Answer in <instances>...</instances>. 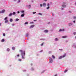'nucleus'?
<instances>
[{
  "mask_svg": "<svg viewBox=\"0 0 76 76\" xmlns=\"http://www.w3.org/2000/svg\"><path fill=\"white\" fill-rule=\"evenodd\" d=\"M74 19H76V16H75L74 17Z\"/></svg>",
  "mask_w": 76,
  "mask_h": 76,
  "instance_id": "30",
  "label": "nucleus"
},
{
  "mask_svg": "<svg viewBox=\"0 0 76 76\" xmlns=\"http://www.w3.org/2000/svg\"><path fill=\"white\" fill-rule=\"evenodd\" d=\"M28 34L27 33L26 34V37H28Z\"/></svg>",
  "mask_w": 76,
  "mask_h": 76,
  "instance_id": "24",
  "label": "nucleus"
},
{
  "mask_svg": "<svg viewBox=\"0 0 76 76\" xmlns=\"http://www.w3.org/2000/svg\"><path fill=\"white\" fill-rule=\"evenodd\" d=\"M24 15H25V14H23L21 15V17H23V16H24Z\"/></svg>",
  "mask_w": 76,
  "mask_h": 76,
  "instance_id": "12",
  "label": "nucleus"
},
{
  "mask_svg": "<svg viewBox=\"0 0 76 76\" xmlns=\"http://www.w3.org/2000/svg\"><path fill=\"white\" fill-rule=\"evenodd\" d=\"M18 61H22V60L21 59H18Z\"/></svg>",
  "mask_w": 76,
  "mask_h": 76,
  "instance_id": "34",
  "label": "nucleus"
},
{
  "mask_svg": "<svg viewBox=\"0 0 76 76\" xmlns=\"http://www.w3.org/2000/svg\"><path fill=\"white\" fill-rule=\"evenodd\" d=\"M43 44H44V43L42 44L41 45V46H42V45H43Z\"/></svg>",
  "mask_w": 76,
  "mask_h": 76,
  "instance_id": "35",
  "label": "nucleus"
},
{
  "mask_svg": "<svg viewBox=\"0 0 76 76\" xmlns=\"http://www.w3.org/2000/svg\"><path fill=\"white\" fill-rule=\"evenodd\" d=\"M61 50V51H62V50H63L62 49H61V50Z\"/></svg>",
  "mask_w": 76,
  "mask_h": 76,
  "instance_id": "49",
  "label": "nucleus"
},
{
  "mask_svg": "<svg viewBox=\"0 0 76 76\" xmlns=\"http://www.w3.org/2000/svg\"><path fill=\"white\" fill-rule=\"evenodd\" d=\"M35 26L34 25H32L31 26H30V28H34Z\"/></svg>",
  "mask_w": 76,
  "mask_h": 76,
  "instance_id": "8",
  "label": "nucleus"
},
{
  "mask_svg": "<svg viewBox=\"0 0 76 76\" xmlns=\"http://www.w3.org/2000/svg\"><path fill=\"white\" fill-rule=\"evenodd\" d=\"M10 22H12V21H13V20L12 18H11L10 19Z\"/></svg>",
  "mask_w": 76,
  "mask_h": 76,
  "instance_id": "19",
  "label": "nucleus"
},
{
  "mask_svg": "<svg viewBox=\"0 0 76 76\" xmlns=\"http://www.w3.org/2000/svg\"><path fill=\"white\" fill-rule=\"evenodd\" d=\"M15 14H16V12H14L12 13V15H15Z\"/></svg>",
  "mask_w": 76,
  "mask_h": 76,
  "instance_id": "21",
  "label": "nucleus"
},
{
  "mask_svg": "<svg viewBox=\"0 0 76 76\" xmlns=\"http://www.w3.org/2000/svg\"><path fill=\"white\" fill-rule=\"evenodd\" d=\"M26 24H28V22H26L25 23V25H26Z\"/></svg>",
  "mask_w": 76,
  "mask_h": 76,
  "instance_id": "31",
  "label": "nucleus"
},
{
  "mask_svg": "<svg viewBox=\"0 0 76 76\" xmlns=\"http://www.w3.org/2000/svg\"><path fill=\"white\" fill-rule=\"evenodd\" d=\"M67 37V36H62V38H66Z\"/></svg>",
  "mask_w": 76,
  "mask_h": 76,
  "instance_id": "7",
  "label": "nucleus"
},
{
  "mask_svg": "<svg viewBox=\"0 0 76 76\" xmlns=\"http://www.w3.org/2000/svg\"><path fill=\"white\" fill-rule=\"evenodd\" d=\"M53 62V59L51 58H50L49 59V63H51Z\"/></svg>",
  "mask_w": 76,
  "mask_h": 76,
  "instance_id": "3",
  "label": "nucleus"
},
{
  "mask_svg": "<svg viewBox=\"0 0 76 76\" xmlns=\"http://www.w3.org/2000/svg\"><path fill=\"white\" fill-rule=\"evenodd\" d=\"M47 6L48 7L47 8V9H48L50 8V4H48Z\"/></svg>",
  "mask_w": 76,
  "mask_h": 76,
  "instance_id": "5",
  "label": "nucleus"
},
{
  "mask_svg": "<svg viewBox=\"0 0 76 76\" xmlns=\"http://www.w3.org/2000/svg\"><path fill=\"white\" fill-rule=\"evenodd\" d=\"M7 51H10V49L9 48H7Z\"/></svg>",
  "mask_w": 76,
  "mask_h": 76,
  "instance_id": "22",
  "label": "nucleus"
},
{
  "mask_svg": "<svg viewBox=\"0 0 76 76\" xmlns=\"http://www.w3.org/2000/svg\"><path fill=\"white\" fill-rule=\"evenodd\" d=\"M39 15H42V14L41 13H39Z\"/></svg>",
  "mask_w": 76,
  "mask_h": 76,
  "instance_id": "38",
  "label": "nucleus"
},
{
  "mask_svg": "<svg viewBox=\"0 0 76 76\" xmlns=\"http://www.w3.org/2000/svg\"><path fill=\"white\" fill-rule=\"evenodd\" d=\"M66 54L65 53L63 56H61L59 57V59H61L62 58H64L65 57H66Z\"/></svg>",
  "mask_w": 76,
  "mask_h": 76,
  "instance_id": "2",
  "label": "nucleus"
},
{
  "mask_svg": "<svg viewBox=\"0 0 76 76\" xmlns=\"http://www.w3.org/2000/svg\"><path fill=\"white\" fill-rule=\"evenodd\" d=\"M40 6L41 7H42V4H40Z\"/></svg>",
  "mask_w": 76,
  "mask_h": 76,
  "instance_id": "39",
  "label": "nucleus"
},
{
  "mask_svg": "<svg viewBox=\"0 0 76 76\" xmlns=\"http://www.w3.org/2000/svg\"><path fill=\"white\" fill-rule=\"evenodd\" d=\"M43 6L45 7V6H46V4L45 3H43Z\"/></svg>",
  "mask_w": 76,
  "mask_h": 76,
  "instance_id": "6",
  "label": "nucleus"
},
{
  "mask_svg": "<svg viewBox=\"0 0 76 76\" xmlns=\"http://www.w3.org/2000/svg\"><path fill=\"white\" fill-rule=\"evenodd\" d=\"M32 23H34V22H31L30 23V24H32Z\"/></svg>",
  "mask_w": 76,
  "mask_h": 76,
  "instance_id": "29",
  "label": "nucleus"
},
{
  "mask_svg": "<svg viewBox=\"0 0 76 76\" xmlns=\"http://www.w3.org/2000/svg\"><path fill=\"white\" fill-rule=\"evenodd\" d=\"M69 12H70V13H71V11H69Z\"/></svg>",
  "mask_w": 76,
  "mask_h": 76,
  "instance_id": "52",
  "label": "nucleus"
},
{
  "mask_svg": "<svg viewBox=\"0 0 76 76\" xmlns=\"http://www.w3.org/2000/svg\"><path fill=\"white\" fill-rule=\"evenodd\" d=\"M31 5H29L28 6L29 9V8H31Z\"/></svg>",
  "mask_w": 76,
  "mask_h": 76,
  "instance_id": "27",
  "label": "nucleus"
},
{
  "mask_svg": "<svg viewBox=\"0 0 76 76\" xmlns=\"http://www.w3.org/2000/svg\"><path fill=\"white\" fill-rule=\"evenodd\" d=\"M31 65L32 66V64H31Z\"/></svg>",
  "mask_w": 76,
  "mask_h": 76,
  "instance_id": "53",
  "label": "nucleus"
},
{
  "mask_svg": "<svg viewBox=\"0 0 76 76\" xmlns=\"http://www.w3.org/2000/svg\"><path fill=\"white\" fill-rule=\"evenodd\" d=\"M54 76H57V75H54Z\"/></svg>",
  "mask_w": 76,
  "mask_h": 76,
  "instance_id": "48",
  "label": "nucleus"
},
{
  "mask_svg": "<svg viewBox=\"0 0 76 76\" xmlns=\"http://www.w3.org/2000/svg\"><path fill=\"white\" fill-rule=\"evenodd\" d=\"M17 57H19V54H18V55H17Z\"/></svg>",
  "mask_w": 76,
  "mask_h": 76,
  "instance_id": "41",
  "label": "nucleus"
},
{
  "mask_svg": "<svg viewBox=\"0 0 76 76\" xmlns=\"http://www.w3.org/2000/svg\"><path fill=\"white\" fill-rule=\"evenodd\" d=\"M45 1H47V0H44Z\"/></svg>",
  "mask_w": 76,
  "mask_h": 76,
  "instance_id": "47",
  "label": "nucleus"
},
{
  "mask_svg": "<svg viewBox=\"0 0 76 76\" xmlns=\"http://www.w3.org/2000/svg\"><path fill=\"white\" fill-rule=\"evenodd\" d=\"M21 13H24V12H25V11H21Z\"/></svg>",
  "mask_w": 76,
  "mask_h": 76,
  "instance_id": "28",
  "label": "nucleus"
},
{
  "mask_svg": "<svg viewBox=\"0 0 76 76\" xmlns=\"http://www.w3.org/2000/svg\"><path fill=\"white\" fill-rule=\"evenodd\" d=\"M62 7H63L64 8L66 7V5H62Z\"/></svg>",
  "mask_w": 76,
  "mask_h": 76,
  "instance_id": "9",
  "label": "nucleus"
},
{
  "mask_svg": "<svg viewBox=\"0 0 76 76\" xmlns=\"http://www.w3.org/2000/svg\"><path fill=\"white\" fill-rule=\"evenodd\" d=\"M44 32H45L47 33L48 32V30H45L44 31Z\"/></svg>",
  "mask_w": 76,
  "mask_h": 76,
  "instance_id": "11",
  "label": "nucleus"
},
{
  "mask_svg": "<svg viewBox=\"0 0 76 76\" xmlns=\"http://www.w3.org/2000/svg\"><path fill=\"white\" fill-rule=\"evenodd\" d=\"M7 17H6L5 18H4V20H7Z\"/></svg>",
  "mask_w": 76,
  "mask_h": 76,
  "instance_id": "26",
  "label": "nucleus"
},
{
  "mask_svg": "<svg viewBox=\"0 0 76 76\" xmlns=\"http://www.w3.org/2000/svg\"><path fill=\"white\" fill-rule=\"evenodd\" d=\"M75 4H76V3H75Z\"/></svg>",
  "mask_w": 76,
  "mask_h": 76,
  "instance_id": "55",
  "label": "nucleus"
},
{
  "mask_svg": "<svg viewBox=\"0 0 76 76\" xmlns=\"http://www.w3.org/2000/svg\"><path fill=\"white\" fill-rule=\"evenodd\" d=\"M33 14H35V13H36V12H33Z\"/></svg>",
  "mask_w": 76,
  "mask_h": 76,
  "instance_id": "36",
  "label": "nucleus"
},
{
  "mask_svg": "<svg viewBox=\"0 0 76 76\" xmlns=\"http://www.w3.org/2000/svg\"><path fill=\"white\" fill-rule=\"evenodd\" d=\"M8 22H9V21H8V20H6L5 21V23H7Z\"/></svg>",
  "mask_w": 76,
  "mask_h": 76,
  "instance_id": "17",
  "label": "nucleus"
},
{
  "mask_svg": "<svg viewBox=\"0 0 76 76\" xmlns=\"http://www.w3.org/2000/svg\"><path fill=\"white\" fill-rule=\"evenodd\" d=\"M69 26H71L72 25V23H69Z\"/></svg>",
  "mask_w": 76,
  "mask_h": 76,
  "instance_id": "33",
  "label": "nucleus"
},
{
  "mask_svg": "<svg viewBox=\"0 0 76 76\" xmlns=\"http://www.w3.org/2000/svg\"><path fill=\"white\" fill-rule=\"evenodd\" d=\"M49 53H51V52H49Z\"/></svg>",
  "mask_w": 76,
  "mask_h": 76,
  "instance_id": "51",
  "label": "nucleus"
},
{
  "mask_svg": "<svg viewBox=\"0 0 76 76\" xmlns=\"http://www.w3.org/2000/svg\"><path fill=\"white\" fill-rule=\"evenodd\" d=\"M75 39H76V36H75Z\"/></svg>",
  "mask_w": 76,
  "mask_h": 76,
  "instance_id": "50",
  "label": "nucleus"
},
{
  "mask_svg": "<svg viewBox=\"0 0 76 76\" xmlns=\"http://www.w3.org/2000/svg\"><path fill=\"white\" fill-rule=\"evenodd\" d=\"M19 20V19L17 18L16 19V21H18Z\"/></svg>",
  "mask_w": 76,
  "mask_h": 76,
  "instance_id": "23",
  "label": "nucleus"
},
{
  "mask_svg": "<svg viewBox=\"0 0 76 76\" xmlns=\"http://www.w3.org/2000/svg\"><path fill=\"white\" fill-rule=\"evenodd\" d=\"M18 13H20V12H19V11H18Z\"/></svg>",
  "mask_w": 76,
  "mask_h": 76,
  "instance_id": "42",
  "label": "nucleus"
},
{
  "mask_svg": "<svg viewBox=\"0 0 76 76\" xmlns=\"http://www.w3.org/2000/svg\"><path fill=\"white\" fill-rule=\"evenodd\" d=\"M52 58H55V56H54L52 55Z\"/></svg>",
  "mask_w": 76,
  "mask_h": 76,
  "instance_id": "20",
  "label": "nucleus"
},
{
  "mask_svg": "<svg viewBox=\"0 0 76 76\" xmlns=\"http://www.w3.org/2000/svg\"><path fill=\"white\" fill-rule=\"evenodd\" d=\"M14 25H14V24H12V26H14Z\"/></svg>",
  "mask_w": 76,
  "mask_h": 76,
  "instance_id": "44",
  "label": "nucleus"
},
{
  "mask_svg": "<svg viewBox=\"0 0 76 76\" xmlns=\"http://www.w3.org/2000/svg\"><path fill=\"white\" fill-rule=\"evenodd\" d=\"M5 34L4 33L3 34V36H5Z\"/></svg>",
  "mask_w": 76,
  "mask_h": 76,
  "instance_id": "37",
  "label": "nucleus"
},
{
  "mask_svg": "<svg viewBox=\"0 0 76 76\" xmlns=\"http://www.w3.org/2000/svg\"><path fill=\"white\" fill-rule=\"evenodd\" d=\"M58 39L57 38H56L55 39V40L56 41H58Z\"/></svg>",
  "mask_w": 76,
  "mask_h": 76,
  "instance_id": "13",
  "label": "nucleus"
},
{
  "mask_svg": "<svg viewBox=\"0 0 76 76\" xmlns=\"http://www.w3.org/2000/svg\"><path fill=\"white\" fill-rule=\"evenodd\" d=\"M53 16H54V14H53Z\"/></svg>",
  "mask_w": 76,
  "mask_h": 76,
  "instance_id": "54",
  "label": "nucleus"
},
{
  "mask_svg": "<svg viewBox=\"0 0 76 76\" xmlns=\"http://www.w3.org/2000/svg\"><path fill=\"white\" fill-rule=\"evenodd\" d=\"M12 49L13 50H15V47H13L12 48Z\"/></svg>",
  "mask_w": 76,
  "mask_h": 76,
  "instance_id": "15",
  "label": "nucleus"
},
{
  "mask_svg": "<svg viewBox=\"0 0 76 76\" xmlns=\"http://www.w3.org/2000/svg\"><path fill=\"white\" fill-rule=\"evenodd\" d=\"M34 22H35V21H37V20H34Z\"/></svg>",
  "mask_w": 76,
  "mask_h": 76,
  "instance_id": "45",
  "label": "nucleus"
},
{
  "mask_svg": "<svg viewBox=\"0 0 76 76\" xmlns=\"http://www.w3.org/2000/svg\"><path fill=\"white\" fill-rule=\"evenodd\" d=\"M21 55H22V59H25V57L23 56V55L24 56H25V51H24L23 52V53H21Z\"/></svg>",
  "mask_w": 76,
  "mask_h": 76,
  "instance_id": "1",
  "label": "nucleus"
},
{
  "mask_svg": "<svg viewBox=\"0 0 76 76\" xmlns=\"http://www.w3.org/2000/svg\"><path fill=\"white\" fill-rule=\"evenodd\" d=\"M12 15V13H10L9 15V16H10Z\"/></svg>",
  "mask_w": 76,
  "mask_h": 76,
  "instance_id": "16",
  "label": "nucleus"
},
{
  "mask_svg": "<svg viewBox=\"0 0 76 76\" xmlns=\"http://www.w3.org/2000/svg\"><path fill=\"white\" fill-rule=\"evenodd\" d=\"M1 23H0V26H1Z\"/></svg>",
  "mask_w": 76,
  "mask_h": 76,
  "instance_id": "46",
  "label": "nucleus"
},
{
  "mask_svg": "<svg viewBox=\"0 0 76 76\" xmlns=\"http://www.w3.org/2000/svg\"><path fill=\"white\" fill-rule=\"evenodd\" d=\"M20 53H21H21H23V52H22V50H20ZM23 54V53H22Z\"/></svg>",
  "mask_w": 76,
  "mask_h": 76,
  "instance_id": "18",
  "label": "nucleus"
},
{
  "mask_svg": "<svg viewBox=\"0 0 76 76\" xmlns=\"http://www.w3.org/2000/svg\"><path fill=\"white\" fill-rule=\"evenodd\" d=\"M20 0H18V3H19V2H20Z\"/></svg>",
  "mask_w": 76,
  "mask_h": 76,
  "instance_id": "40",
  "label": "nucleus"
},
{
  "mask_svg": "<svg viewBox=\"0 0 76 76\" xmlns=\"http://www.w3.org/2000/svg\"><path fill=\"white\" fill-rule=\"evenodd\" d=\"M5 12V10H3L1 11H0V13H3Z\"/></svg>",
  "mask_w": 76,
  "mask_h": 76,
  "instance_id": "4",
  "label": "nucleus"
},
{
  "mask_svg": "<svg viewBox=\"0 0 76 76\" xmlns=\"http://www.w3.org/2000/svg\"><path fill=\"white\" fill-rule=\"evenodd\" d=\"M64 31V29H60L59 30V32H61V31Z\"/></svg>",
  "mask_w": 76,
  "mask_h": 76,
  "instance_id": "10",
  "label": "nucleus"
},
{
  "mask_svg": "<svg viewBox=\"0 0 76 76\" xmlns=\"http://www.w3.org/2000/svg\"><path fill=\"white\" fill-rule=\"evenodd\" d=\"M74 23H75V21H73Z\"/></svg>",
  "mask_w": 76,
  "mask_h": 76,
  "instance_id": "43",
  "label": "nucleus"
},
{
  "mask_svg": "<svg viewBox=\"0 0 76 76\" xmlns=\"http://www.w3.org/2000/svg\"><path fill=\"white\" fill-rule=\"evenodd\" d=\"M66 72H67V70H65V71H64V72L65 73H66Z\"/></svg>",
  "mask_w": 76,
  "mask_h": 76,
  "instance_id": "32",
  "label": "nucleus"
},
{
  "mask_svg": "<svg viewBox=\"0 0 76 76\" xmlns=\"http://www.w3.org/2000/svg\"><path fill=\"white\" fill-rule=\"evenodd\" d=\"M1 42H4V39H2V40H1Z\"/></svg>",
  "mask_w": 76,
  "mask_h": 76,
  "instance_id": "14",
  "label": "nucleus"
},
{
  "mask_svg": "<svg viewBox=\"0 0 76 76\" xmlns=\"http://www.w3.org/2000/svg\"><path fill=\"white\" fill-rule=\"evenodd\" d=\"M73 34H74V35H76V32H74Z\"/></svg>",
  "mask_w": 76,
  "mask_h": 76,
  "instance_id": "25",
  "label": "nucleus"
}]
</instances>
